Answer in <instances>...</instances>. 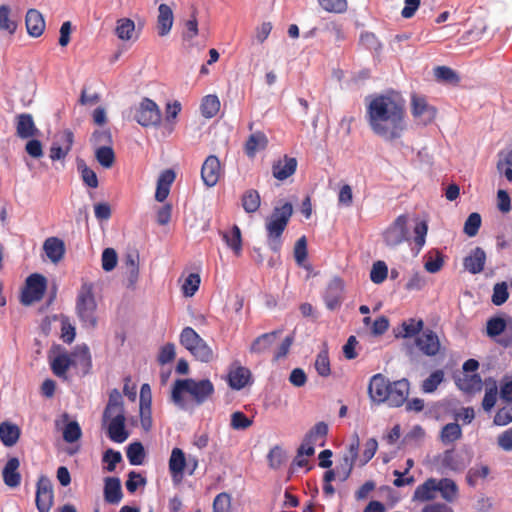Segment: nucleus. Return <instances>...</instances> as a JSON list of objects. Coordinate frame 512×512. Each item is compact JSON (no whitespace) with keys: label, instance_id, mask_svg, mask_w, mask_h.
<instances>
[{"label":"nucleus","instance_id":"1","mask_svg":"<svg viewBox=\"0 0 512 512\" xmlns=\"http://www.w3.org/2000/svg\"><path fill=\"white\" fill-rule=\"evenodd\" d=\"M366 119L372 132L385 141L399 139L406 130L405 100L398 93L376 94L366 98Z\"/></svg>","mask_w":512,"mask_h":512},{"label":"nucleus","instance_id":"2","mask_svg":"<svg viewBox=\"0 0 512 512\" xmlns=\"http://www.w3.org/2000/svg\"><path fill=\"white\" fill-rule=\"evenodd\" d=\"M214 391V385L209 379L200 381L192 378L177 379L172 388L171 398L174 404L184 409L186 407L184 393H188L197 405H202L212 397Z\"/></svg>","mask_w":512,"mask_h":512},{"label":"nucleus","instance_id":"3","mask_svg":"<svg viewBox=\"0 0 512 512\" xmlns=\"http://www.w3.org/2000/svg\"><path fill=\"white\" fill-rule=\"evenodd\" d=\"M292 214V204L285 202L281 206L274 207L270 216L266 218L267 245L275 253L281 250L283 244L282 235L287 228Z\"/></svg>","mask_w":512,"mask_h":512},{"label":"nucleus","instance_id":"4","mask_svg":"<svg viewBox=\"0 0 512 512\" xmlns=\"http://www.w3.org/2000/svg\"><path fill=\"white\" fill-rule=\"evenodd\" d=\"M75 311L82 327L88 329L96 328L98 324L97 302L94 295V284L92 282H82L76 296Z\"/></svg>","mask_w":512,"mask_h":512},{"label":"nucleus","instance_id":"5","mask_svg":"<svg viewBox=\"0 0 512 512\" xmlns=\"http://www.w3.org/2000/svg\"><path fill=\"white\" fill-rule=\"evenodd\" d=\"M180 343L197 360L208 363L213 360L214 353L209 345L191 327H185L180 334Z\"/></svg>","mask_w":512,"mask_h":512},{"label":"nucleus","instance_id":"6","mask_svg":"<svg viewBox=\"0 0 512 512\" xmlns=\"http://www.w3.org/2000/svg\"><path fill=\"white\" fill-rule=\"evenodd\" d=\"M46 289L47 279L38 273L31 274L25 281V287L22 290L20 302L25 306L39 302L44 297Z\"/></svg>","mask_w":512,"mask_h":512},{"label":"nucleus","instance_id":"7","mask_svg":"<svg viewBox=\"0 0 512 512\" xmlns=\"http://www.w3.org/2000/svg\"><path fill=\"white\" fill-rule=\"evenodd\" d=\"M135 120L144 127L158 125L161 112L158 105L149 98H144L135 113Z\"/></svg>","mask_w":512,"mask_h":512},{"label":"nucleus","instance_id":"8","mask_svg":"<svg viewBox=\"0 0 512 512\" xmlns=\"http://www.w3.org/2000/svg\"><path fill=\"white\" fill-rule=\"evenodd\" d=\"M53 358L49 355L50 367L53 374L59 378L67 379V372L75 361L60 345H54L50 353H56Z\"/></svg>","mask_w":512,"mask_h":512},{"label":"nucleus","instance_id":"9","mask_svg":"<svg viewBox=\"0 0 512 512\" xmlns=\"http://www.w3.org/2000/svg\"><path fill=\"white\" fill-rule=\"evenodd\" d=\"M53 486L50 479L40 476L36 486V507L39 512H49L53 505Z\"/></svg>","mask_w":512,"mask_h":512},{"label":"nucleus","instance_id":"10","mask_svg":"<svg viewBox=\"0 0 512 512\" xmlns=\"http://www.w3.org/2000/svg\"><path fill=\"white\" fill-rule=\"evenodd\" d=\"M223 174V168L219 158L209 155L201 167V179L207 187H214Z\"/></svg>","mask_w":512,"mask_h":512},{"label":"nucleus","instance_id":"11","mask_svg":"<svg viewBox=\"0 0 512 512\" xmlns=\"http://www.w3.org/2000/svg\"><path fill=\"white\" fill-rule=\"evenodd\" d=\"M486 332L491 338L502 335L497 339V343L504 348L512 344V331L510 333L506 332V321L501 317H491L488 319Z\"/></svg>","mask_w":512,"mask_h":512},{"label":"nucleus","instance_id":"12","mask_svg":"<svg viewBox=\"0 0 512 512\" xmlns=\"http://www.w3.org/2000/svg\"><path fill=\"white\" fill-rule=\"evenodd\" d=\"M390 381L378 373L371 377L368 385V394L371 401L375 403H384L387 400Z\"/></svg>","mask_w":512,"mask_h":512},{"label":"nucleus","instance_id":"13","mask_svg":"<svg viewBox=\"0 0 512 512\" xmlns=\"http://www.w3.org/2000/svg\"><path fill=\"white\" fill-rule=\"evenodd\" d=\"M411 111L413 117L423 125L431 123L436 117V109L425 98L416 95L412 97Z\"/></svg>","mask_w":512,"mask_h":512},{"label":"nucleus","instance_id":"14","mask_svg":"<svg viewBox=\"0 0 512 512\" xmlns=\"http://www.w3.org/2000/svg\"><path fill=\"white\" fill-rule=\"evenodd\" d=\"M410 385L407 379L390 382L386 403L390 407L402 406L408 398Z\"/></svg>","mask_w":512,"mask_h":512},{"label":"nucleus","instance_id":"15","mask_svg":"<svg viewBox=\"0 0 512 512\" xmlns=\"http://www.w3.org/2000/svg\"><path fill=\"white\" fill-rule=\"evenodd\" d=\"M344 283L341 278H333L325 291L324 302L327 309L333 311L340 307L343 301Z\"/></svg>","mask_w":512,"mask_h":512},{"label":"nucleus","instance_id":"16","mask_svg":"<svg viewBox=\"0 0 512 512\" xmlns=\"http://www.w3.org/2000/svg\"><path fill=\"white\" fill-rule=\"evenodd\" d=\"M416 345L426 356H435L439 353L441 344L438 335L431 329H425L416 338Z\"/></svg>","mask_w":512,"mask_h":512},{"label":"nucleus","instance_id":"17","mask_svg":"<svg viewBox=\"0 0 512 512\" xmlns=\"http://www.w3.org/2000/svg\"><path fill=\"white\" fill-rule=\"evenodd\" d=\"M16 135L21 139H29L38 136L33 116L29 113H21L15 117Z\"/></svg>","mask_w":512,"mask_h":512},{"label":"nucleus","instance_id":"18","mask_svg":"<svg viewBox=\"0 0 512 512\" xmlns=\"http://www.w3.org/2000/svg\"><path fill=\"white\" fill-rule=\"evenodd\" d=\"M282 334V330H275L258 336L250 345L249 352L262 355L271 351L275 341Z\"/></svg>","mask_w":512,"mask_h":512},{"label":"nucleus","instance_id":"19","mask_svg":"<svg viewBox=\"0 0 512 512\" xmlns=\"http://www.w3.org/2000/svg\"><path fill=\"white\" fill-rule=\"evenodd\" d=\"M296 169V158L285 155L282 159L273 163L272 174L276 179L283 181L292 176L296 172Z\"/></svg>","mask_w":512,"mask_h":512},{"label":"nucleus","instance_id":"20","mask_svg":"<svg viewBox=\"0 0 512 512\" xmlns=\"http://www.w3.org/2000/svg\"><path fill=\"white\" fill-rule=\"evenodd\" d=\"M25 25L31 37H40L45 30V19L37 9H29L25 17Z\"/></svg>","mask_w":512,"mask_h":512},{"label":"nucleus","instance_id":"21","mask_svg":"<svg viewBox=\"0 0 512 512\" xmlns=\"http://www.w3.org/2000/svg\"><path fill=\"white\" fill-rule=\"evenodd\" d=\"M20 461L17 457H11L2 470L3 481L6 486L16 488L21 483V474L19 473Z\"/></svg>","mask_w":512,"mask_h":512},{"label":"nucleus","instance_id":"22","mask_svg":"<svg viewBox=\"0 0 512 512\" xmlns=\"http://www.w3.org/2000/svg\"><path fill=\"white\" fill-rule=\"evenodd\" d=\"M62 144L53 143L50 147V158L51 160H62L64 159L72 148L74 142V134L70 130H65L61 135Z\"/></svg>","mask_w":512,"mask_h":512},{"label":"nucleus","instance_id":"23","mask_svg":"<svg viewBox=\"0 0 512 512\" xmlns=\"http://www.w3.org/2000/svg\"><path fill=\"white\" fill-rule=\"evenodd\" d=\"M485 262V251L480 247H476L464 258L463 266L471 274H478L483 271Z\"/></svg>","mask_w":512,"mask_h":512},{"label":"nucleus","instance_id":"24","mask_svg":"<svg viewBox=\"0 0 512 512\" xmlns=\"http://www.w3.org/2000/svg\"><path fill=\"white\" fill-rule=\"evenodd\" d=\"M176 178V174L172 169H166L161 172L157 180V187L155 192V199L158 202H163L167 199L171 185Z\"/></svg>","mask_w":512,"mask_h":512},{"label":"nucleus","instance_id":"25","mask_svg":"<svg viewBox=\"0 0 512 512\" xmlns=\"http://www.w3.org/2000/svg\"><path fill=\"white\" fill-rule=\"evenodd\" d=\"M174 16L171 7L162 3L158 7L157 30L159 36L163 37L169 34L173 26Z\"/></svg>","mask_w":512,"mask_h":512},{"label":"nucleus","instance_id":"26","mask_svg":"<svg viewBox=\"0 0 512 512\" xmlns=\"http://www.w3.org/2000/svg\"><path fill=\"white\" fill-rule=\"evenodd\" d=\"M250 379V370L243 366L231 369L227 375L228 385L234 390H241L244 388L250 382Z\"/></svg>","mask_w":512,"mask_h":512},{"label":"nucleus","instance_id":"27","mask_svg":"<svg viewBox=\"0 0 512 512\" xmlns=\"http://www.w3.org/2000/svg\"><path fill=\"white\" fill-rule=\"evenodd\" d=\"M43 250L53 263L61 261L65 254V244L57 237H49L44 241Z\"/></svg>","mask_w":512,"mask_h":512},{"label":"nucleus","instance_id":"28","mask_svg":"<svg viewBox=\"0 0 512 512\" xmlns=\"http://www.w3.org/2000/svg\"><path fill=\"white\" fill-rule=\"evenodd\" d=\"M267 145V136L263 132L257 131L252 133L246 140L244 145V152L248 157L253 158L258 151L264 150Z\"/></svg>","mask_w":512,"mask_h":512},{"label":"nucleus","instance_id":"29","mask_svg":"<svg viewBox=\"0 0 512 512\" xmlns=\"http://www.w3.org/2000/svg\"><path fill=\"white\" fill-rule=\"evenodd\" d=\"M123 497L121 482L117 477H107L104 485V499L107 503L118 504Z\"/></svg>","mask_w":512,"mask_h":512},{"label":"nucleus","instance_id":"30","mask_svg":"<svg viewBox=\"0 0 512 512\" xmlns=\"http://www.w3.org/2000/svg\"><path fill=\"white\" fill-rule=\"evenodd\" d=\"M125 421L123 419H112L108 420L107 435L109 439L115 443H123L128 437L129 433L125 427Z\"/></svg>","mask_w":512,"mask_h":512},{"label":"nucleus","instance_id":"31","mask_svg":"<svg viewBox=\"0 0 512 512\" xmlns=\"http://www.w3.org/2000/svg\"><path fill=\"white\" fill-rule=\"evenodd\" d=\"M185 466L186 458L183 450L177 447L173 448L169 459V471L173 480L182 478Z\"/></svg>","mask_w":512,"mask_h":512},{"label":"nucleus","instance_id":"32","mask_svg":"<svg viewBox=\"0 0 512 512\" xmlns=\"http://www.w3.org/2000/svg\"><path fill=\"white\" fill-rule=\"evenodd\" d=\"M437 492V479L429 478L416 488L414 499L421 502L430 501L436 498Z\"/></svg>","mask_w":512,"mask_h":512},{"label":"nucleus","instance_id":"33","mask_svg":"<svg viewBox=\"0 0 512 512\" xmlns=\"http://www.w3.org/2000/svg\"><path fill=\"white\" fill-rule=\"evenodd\" d=\"M20 437V429L17 425L3 422L0 424V440L6 447L15 445Z\"/></svg>","mask_w":512,"mask_h":512},{"label":"nucleus","instance_id":"34","mask_svg":"<svg viewBox=\"0 0 512 512\" xmlns=\"http://www.w3.org/2000/svg\"><path fill=\"white\" fill-rule=\"evenodd\" d=\"M359 444V436L357 433H355L353 435V440L349 446V454L344 456L345 472L343 473L342 481H345L351 474L355 461L358 457Z\"/></svg>","mask_w":512,"mask_h":512},{"label":"nucleus","instance_id":"35","mask_svg":"<svg viewBox=\"0 0 512 512\" xmlns=\"http://www.w3.org/2000/svg\"><path fill=\"white\" fill-rule=\"evenodd\" d=\"M241 204L246 213H255L261 205V197L257 190L249 189L241 197Z\"/></svg>","mask_w":512,"mask_h":512},{"label":"nucleus","instance_id":"36","mask_svg":"<svg viewBox=\"0 0 512 512\" xmlns=\"http://www.w3.org/2000/svg\"><path fill=\"white\" fill-rule=\"evenodd\" d=\"M437 490L447 502H453L458 496V487L456 483L449 478L437 480Z\"/></svg>","mask_w":512,"mask_h":512},{"label":"nucleus","instance_id":"37","mask_svg":"<svg viewBox=\"0 0 512 512\" xmlns=\"http://www.w3.org/2000/svg\"><path fill=\"white\" fill-rule=\"evenodd\" d=\"M18 27V23L11 17V8L8 5L0 6V30L13 35Z\"/></svg>","mask_w":512,"mask_h":512},{"label":"nucleus","instance_id":"38","mask_svg":"<svg viewBox=\"0 0 512 512\" xmlns=\"http://www.w3.org/2000/svg\"><path fill=\"white\" fill-rule=\"evenodd\" d=\"M223 239L227 246L230 247L236 256H239L242 251V235L241 230L237 225L232 227L231 232L223 233Z\"/></svg>","mask_w":512,"mask_h":512},{"label":"nucleus","instance_id":"39","mask_svg":"<svg viewBox=\"0 0 512 512\" xmlns=\"http://www.w3.org/2000/svg\"><path fill=\"white\" fill-rule=\"evenodd\" d=\"M135 23L129 18H121L116 22L115 34L123 41H129L133 38Z\"/></svg>","mask_w":512,"mask_h":512},{"label":"nucleus","instance_id":"40","mask_svg":"<svg viewBox=\"0 0 512 512\" xmlns=\"http://www.w3.org/2000/svg\"><path fill=\"white\" fill-rule=\"evenodd\" d=\"M77 169L81 175L83 183L89 188H97L99 185L98 177L94 170L89 168L82 159L77 160Z\"/></svg>","mask_w":512,"mask_h":512},{"label":"nucleus","instance_id":"41","mask_svg":"<svg viewBox=\"0 0 512 512\" xmlns=\"http://www.w3.org/2000/svg\"><path fill=\"white\" fill-rule=\"evenodd\" d=\"M76 360L75 365L79 364L85 373H87L92 367V359L90 350L87 345H78L76 346L73 354Z\"/></svg>","mask_w":512,"mask_h":512},{"label":"nucleus","instance_id":"42","mask_svg":"<svg viewBox=\"0 0 512 512\" xmlns=\"http://www.w3.org/2000/svg\"><path fill=\"white\" fill-rule=\"evenodd\" d=\"M220 110V101L216 95H207L201 103V113L205 118H213Z\"/></svg>","mask_w":512,"mask_h":512},{"label":"nucleus","instance_id":"43","mask_svg":"<svg viewBox=\"0 0 512 512\" xmlns=\"http://www.w3.org/2000/svg\"><path fill=\"white\" fill-rule=\"evenodd\" d=\"M328 434V425L325 422L316 423L311 430L306 434L307 439H310L319 446H324L326 436Z\"/></svg>","mask_w":512,"mask_h":512},{"label":"nucleus","instance_id":"44","mask_svg":"<svg viewBox=\"0 0 512 512\" xmlns=\"http://www.w3.org/2000/svg\"><path fill=\"white\" fill-rule=\"evenodd\" d=\"M127 458L131 465H141L144 462L145 450L140 442L131 443L127 447Z\"/></svg>","mask_w":512,"mask_h":512},{"label":"nucleus","instance_id":"45","mask_svg":"<svg viewBox=\"0 0 512 512\" xmlns=\"http://www.w3.org/2000/svg\"><path fill=\"white\" fill-rule=\"evenodd\" d=\"M126 272L129 275V280L134 283L139 275V255L138 253H128L124 260Z\"/></svg>","mask_w":512,"mask_h":512},{"label":"nucleus","instance_id":"46","mask_svg":"<svg viewBox=\"0 0 512 512\" xmlns=\"http://www.w3.org/2000/svg\"><path fill=\"white\" fill-rule=\"evenodd\" d=\"M96 159L104 168H110L115 162V154L111 146H100L96 149Z\"/></svg>","mask_w":512,"mask_h":512},{"label":"nucleus","instance_id":"47","mask_svg":"<svg viewBox=\"0 0 512 512\" xmlns=\"http://www.w3.org/2000/svg\"><path fill=\"white\" fill-rule=\"evenodd\" d=\"M424 322L422 319H414L410 318L407 321H404L402 323V329L403 334L402 337L404 338H411L416 335H418L421 331H423Z\"/></svg>","mask_w":512,"mask_h":512},{"label":"nucleus","instance_id":"48","mask_svg":"<svg viewBox=\"0 0 512 512\" xmlns=\"http://www.w3.org/2000/svg\"><path fill=\"white\" fill-rule=\"evenodd\" d=\"M315 369L322 377H328L331 373L328 350H321L315 360Z\"/></svg>","mask_w":512,"mask_h":512},{"label":"nucleus","instance_id":"49","mask_svg":"<svg viewBox=\"0 0 512 512\" xmlns=\"http://www.w3.org/2000/svg\"><path fill=\"white\" fill-rule=\"evenodd\" d=\"M490 469L487 465L474 466L468 470L466 480L467 483L474 487L479 479H485L489 475Z\"/></svg>","mask_w":512,"mask_h":512},{"label":"nucleus","instance_id":"50","mask_svg":"<svg viewBox=\"0 0 512 512\" xmlns=\"http://www.w3.org/2000/svg\"><path fill=\"white\" fill-rule=\"evenodd\" d=\"M482 386V380L479 374H473L471 376L466 375L463 379L459 380V387L465 392L479 391Z\"/></svg>","mask_w":512,"mask_h":512},{"label":"nucleus","instance_id":"51","mask_svg":"<svg viewBox=\"0 0 512 512\" xmlns=\"http://www.w3.org/2000/svg\"><path fill=\"white\" fill-rule=\"evenodd\" d=\"M462 436L461 427L457 423H448L442 428L441 438L445 443H452Z\"/></svg>","mask_w":512,"mask_h":512},{"label":"nucleus","instance_id":"52","mask_svg":"<svg viewBox=\"0 0 512 512\" xmlns=\"http://www.w3.org/2000/svg\"><path fill=\"white\" fill-rule=\"evenodd\" d=\"M481 216L477 212L471 213L464 223L463 231L468 237L477 235L481 226Z\"/></svg>","mask_w":512,"mask_h":512},{"label":"nucleus","instance_id":"53","mask_svg":"<svg viewBox=\"0 0 512 512\" xmlns=\"http://www.w3.org/2000/svg\"><path fill=\"white\" fill-rule=\"evenodd\" d=\"M444 379V373L442 370H436L432 372L428 378H426L422 383V390L425 393L434 392L440 383Z\"/></svg>","mask_w":512,"mask_h":512},{"label":"nucleus","instance_id":"54","mask_svg":"<svg viewBox=\"0 0 512 512\" xmlns=\"http://www.w3.org/2000/svg\"><path fill=\"white\" fill-rule=\"evenodd\" d=\"M388 275V268L385 262L377 261L373 264L370 271V279L375 284H381Z\"/></svg>","mask_w":512,"mask_h":512},{"label":"nucleus","instance_id":"55","mask_svg":"<svg viewBox=\"0 0 512 512\" xmlns=\"http://www.w3.org/2000/svg\"><path fill=\"white\" fill-rule=\"evenodd\" d=\"M512 422V403H506L495 414L493 423L496 426H506Z\"/></svg>","mask_w":512,"mask_h":512},{"label":"nucleus","instance_id":"56","mask_svg":"<svg viewBox=\"0 0 512 512\" xmlns=\"http://www.w3.org/2000/svg\"><path fill=\"white\" fill-rule=\"evenodd\" d=\"M498 389L495 381H492L491 386L485 389L484 398L482 400V407L485 411H490L496 404Z\"/></svg>","mask_w":512,"mask_h":512},{"label":"nucleus","instance_id":"57","mask_svg":"<svg viewBox=\"0 0 512 512\" xmlns=\"http://www.w3.org/2000/svg\"><path fill=\"white\" fill-rule=\"evenodd\" d=\"M82 431L80 425L76 421H71L66 424L63 431V439L67 443H73L80 439Z\"/></svg>","mask_w":512,"mask_h":512},{"label":"nucleus","instance_id":"58","mask_svg":"<svg viewBox=\"0 0 512 512\" xmlns=\"http://www.w3.org/2000/svg\"><path fill=\"white\" fill-rule=\"evenodd\" d=\"M318 2L324 10L332 13H344L348 7L346 0H318Z\"/></svg>","mask_w":512,"mask_h":512},{"label":"nucleus","instance_id":"59","mask_svg":"<svg viewBox=\"0 0 512 512\" xmlns=\"http://www.w3.org/2000/svg\"><path fill=\"white\" fill-rule=\"evenodd\" d=\"M200 282L201 280L199 274H189L182 286L183 294L188 297L193 296L199 289Z\"/></svg>","mask_w":512,"mask_h":512},{"label":"nucleus","instance_id":"60","mask_svg":"<svg viewBox=\"0 0 512 512\" xmlns=\"http://www.w3.org/2000/svg\"><path fill=\"white\" fill-rule=\"evenodd\" d=\"M509 297L506 282L497 283L493 288L492 303L496 306L504 304Z\"/></svg>","mask_w":512,"mask_h":512},{"label":"nucleus","instance_id":"61","mask_svg":"<svg viewBox=\"0 0 512 512\" xmlns=\"http://www.w3.org/2000/svg\"><path fill=\"white\" fill-rule=\"evenodd\" d=\"M118 257L117 253L113 248H106L102 252V268L104 271H112L117 265Z\"/></svg>","mask_w":512,"mask_h":512},{"label":"nucleus","instance_id":"62","mask_svg":"<svg viewBox=\"0 0 512 512\" xmlns=\"http://www.w3.org/2000/svg\"><path fill=\"white\" fill-rule=\"evenodd\" d=\"M307 240L305 236L300 237L294 246V258L297 265L302 266L307 259Z\"/></svg>","mask_w":512,"mask_h":512},{"label":"nucleus","instance_id":"63","mask_svg":"<svg viewBox=\"0 0 512 512\" xmlns=\"http://www.w3.org/2000/svg\"><path fill=\"white\" fill-rule=\"evenodd\" d=\"M252 425V420L249 419L243 412L236 411L231 415V427L235 430H245Z\"/></svg>","mask_w":512,"mask_h":512},{"label":"nucleus","instance_id":"64","mask_svg":"<svg viewBox=\"0 0 512 512\" xmlns=\"http://www.w3.org/2000/svg\"><path fill=\"white\" fill-rule=\"evenodd\" d=\"M231 508V497L223 492L218 494L213 501V512H228Z\"/></svg>","mask_w":512,"mask_h":512}]
</instances>
